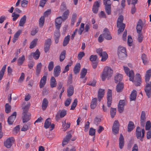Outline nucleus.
<instances>
[{"label":"nucleus","instance_id":"1","mask_svg":"<svg viewBox=\"0 0 151 151\" xmlns=\"http://www.w3.org/2000/svg\"><path fill=\"white\" fill-rule=\"evenodd\" d=\"M143 25L142 21L141 19H139L137 23L136 29L137 32L138 34L137 40L139 42H142L143 40V36L141 32Z\"/></svg>","mask_w":151,"mask_h":151},{"label":"nucleus","instance_id":"2","mask_svg":"<svg viewBox=\"0 0 151 151\" xmlns=\"http://www.w3.org/2000/svg\"><path fill=\"white\" fill-rule=\"evenodd\" d=\"M113 72L111 68L108 67H105L101 76L102 81H104L107 78H110L112 75Z\"/></svg>","mask_w":151,"mask_h":151},{"label":"nucleus","instance_id":"3","mask_svg":"<svg viewBox=\"0 0 151 151\" xmlns=\"http://www.w3.org/2000/svg\"><path fill=\"white\" fill-rule=\"evenodd\" d=\"M118 55L120 59L123 60L127 56L125 48L122 47H119L118 50Z\"/></svg>","mask_w":151,"mask_h":151},{"label":"nucleus","instance_id":"4","mask_svg":"<svg viewBox=\"0 0 151 151\" xmlns=\"http://www.w3.org/2000/svg\"><path fill=\"white\" fill-rule=\"evenodd\" d=\"M96 52L99 55L102 57L101 61L102 62L105 61L108 58V55L105 51H103L101 48L97 49L96 50Z\"/></svg>","mask_w":151,"mask_h":151},{"label":"nucleus","instance_id":"5","mask_svg":"<svg viewBox=\"0 0 151 151\" xmlns=\"http://www.w3.org/2000/svg\"><path fill=\"white\" fill-rule=\"evenodd\" d=\"M123 67L125 73L129 78V81H133L134 77V73L133 70H131L130 71L129 68L127 67L124 66Z\"/></svg>","mask_w":151,"mask_h":151},{"label":"nucleus","instance_id":"6","mask_svg":"<svg viewBox=\"0 0 151 151\" xmlns=\"http://www.w3.org/2000/svg\"><path fill=\"white\" fill-rule=\"evenodd\" d=\"M146 84L145 87V91L148 98L151 97V81L150 82H146Z\"/></svg>","mask_w":151,"mask_h":151},{"label":"nucleus","instance_id":"7","mask_svg":"<svg viewBox=\"0 0 151 151\" xmlns=\"http://www.w3.org/2000/svg\"><path fill=\"white\" fill-rule=\"evenodd\" d=\"M15 141L13 137H9L4 142V146L8 148H10L12 146Z\"/></svg>","mask_w":151,"mask_h":151},{"label":"nucleus","instance_id":"8","mask_svg":"<svg viewBox=\"0 0 151 151\" xmlns=\"http://www.w3.org/2000/svg\"><path fill=\"white\" fill-rule=\"evenodd\" d=\"M120 124L117 120H115L113 123L112 128V130L114 134H118L119 130Z\"/></svg>","mask_w":151,"mask_h":151},{"label":"nucleus","instance_id":"9","mask_svg":"<svg viewBox=\"0 0 151 151\" xmlns=\"http://www.w3.org/2000/svg\"><path fill=\"white\" fill-rule=\"evenodd\" d=\"M132 82L134 83L136 86H140L142 83V79L140 74L139 73L136 74L134 79V78L133 81Z\"/></svg>","mask_w":151,"mask_h":151},{"label":"nucleus","instance_id":"10","mask_svg":"<svg viewBox=\"0 0 151 151\" xmlns=\"http://www.w3.org/2000/svg\"><path fill=\"white\" fill-rule=\"evenodd\" d=\"M112 91L111 90L108 89L107 93V106L109 107L111 106V104L112 100Z\"/></svg>","mask_w":151,"mask_h":151},{"label":"nucleus","instance_id":"11","mask_svg":"<svg viewBox=\"0 0 151 151\" xmlns=\"http://www.w3.org/2000/svg\"><path fill=\"white\" fill-rule=\"evenodd\" d=\"M66 114L67 111L64 110L58 111L55 116L56 120L57 121H59L60 119V118H62L64 117Z\"/></svg>","mask_w":151,"mask_h":151},{"label":"nucleus","instance_id":"12","mask_svg":"<svg viewBox=\"0 0 151 151\" xmlns=\"http://www.w3.org/2000/svg\"><path fill=\"white\" fill-rule=\"evenodd\" d=\"M103 37L106 40H111L112 39V37L108 29L105 28L103 32Z\"/></svg>","mask_w":151,"mask_h":151},{"label":"nucleus","instance_id":"13","mask_svg":"<svg viewBox=\"0 0 151 151\" xmlns=\"http://www.w3.org/2000/svg\"><path fill=\"white\" fill-rule=\"evenodd\" d=\"M16 115L17 112H14L10 116L8 117L7 120V122L9 125H11L13 124L16 119Z\"/></svg>","mask_w":151,"mask_h":151},{"label":"nucleus","instance_id":"14","mask_svg":"<svg viewBox=\"0 0 151 151\" xmlns=\"http://www.w3.org/2000/svg\"><path fill=\"white\" fill-rule=\"evenodd\" d=\"M40 53L38 49H37L35 52H32L29 56V58L31 60L33 57L35 60H37L40 57Z\"/></svg>","mask_w":151,"mask_h":151},{"label":"nucleus","instance_id":"15","mask_svg":"<svg viewBox=\"0 0 151 151\" xmlns=\"http://www.w3.org/2000/svg\"><path fill=\"white\" fill-rule=\"evenodd\" d=\"M63 19L62 17L60 16L56 18L55 20V25L56 29H60Z\"/></svg>","mask_w":151,"mask_h":151},{"label":"nucleus","instance_id":"16","mask_svg":"<svg viewBox=\"0 0 151 151\" xmlns=\"http://www.w3.org/2000/svg\"><path fill=\"white\" fill-rule=\"evenodd\" d=\"M125 105L124 100H120L118 105V110L119 113H122L124 110V106Z\"/></svg>","mask_w":151,"mask_h":151},{"label":"nucleus","instance_id":"17","mask_svg":"<svg viewBox=\"0 0 151 151\" xmlns=\"http://www.w3.org/2000/svg\"><path fill=\"white\" fill-rule=\"evenodd\" d=\"M61 72L60 66L58 65L55 67L54 69V75L55 77H58L60 74Z\"/></svg>","mask_w":151,"mask_h":151},{"label":"nucleus","instance_id":"18","mask_svg":"<svg viewBox=\"0 0 151 151\" xmlns=\"http://www.w3.org/2000/svg\"><path fill=\"white\" fill-rule=\"evenodd\" d=\"M136 136L137 139H140V140L142 141L143 140L141 139V129L139 127H137L136 132Z\"/></svg>","mask_w":151,"mask_h":151},{"label":"nucleus","instance_id":"19","mask_svg":"<svg viewBox=\"0 0 151 151\" xmlns=\"http://www.w3.org/2000/svg\"><path fill=\"white\" fill-rule=\"evenodd\" d=\"M72 137V135L70 134L67 135L63 139L62 145L63 146L67 144L70 141V139Z\"/></svg>","mask_w":151,"mask_h":151},{"label":"nucleus","instance_id":"20","mask_svg":"<svg viewBox=\"0 0 151 151\" xmlns=\"http://www.w3.org/2000/svg\"><path fill=\"white\" fill-rule=\"evenodd\" d=\"M104 90L100 88L98 93V101H100L104 97Z\"/></svg>","mask_w":151,"mask_h":151},{"label":"nucleus","instance_id":"21","mask_svg":"<svg viewBox=\"0 0 151 151\" xmlns=\"http://www.w3.org/2000/svg\"><path fill=\"white\" fill-rule=\"evenodd\" d=\"M99 6V2L96 1L94 3L93 6L92 11L95 14L97 13Z\"/></svg>","mask_w":151,"mask_h":151},{"label":"nucleus","instance_id":"22","mask_svg":"<svg viewBox=\"0 0 151 151\" xmlns=\"http://www.w3.org/2000/svg\"><path fill=\"white\" fill-rule=\"evenodd\" d=\"M47 76H44L41 79L39 84V87L40 88H42L46 83Z\"/></svg>","mask_w":151,"mask_h":151},{"label":"nucleus","instance_id":"23","mask_svg":"<svg viewBox=\"0 0 151 151\" xmlns=\"http://www.w3.org/2000/svg\"><path fill=\"white\" fill-rule=\"evenodd\" d=\"M124 145V137L122 134H121L119 138V147L120 149L123 148Z\"/></svg>","mask_w":151,"mask_h":151},{"label":"nucleus","instance_id":"24","mask_svg":"<svg viewBox=\"0 0 151 151\" xmlns=\"http://www.w3.org/2000/svg\"><path fill=\"white\" fill-rule=\"evenodd\" d=\"M48 105V102L46 98L43 99L42 103V110L44 111L46 110Z\"/></svg>","mask_w":151,"mask_h":151},{"label":"nucleus","instance_id":"25","mask_svg":"<svg viewBox=\"0 0 151 151\" xmlns=\"http://www.w3.org/2000/svg\"><path fill=\"white\" fill-rule=\"evenodd\" d=\"M124 85L122 83H119L117 85L116 87V91L118 93L121 92L124 88Z\"/></svg>","mask_w":151,"mask_h":151},{"label":"nucleus","instance_id":"26","mask_svg":"<svg viewBox=\"0 0 151 151\" xmlns=\"http://www.w3.org/2000/svg\"><path fill=\"white\" fill-rule=\"evenodd\" d=\"M74 92V87L72 86H70L67 90V96L68 97L72 96Z\"/></svg>","mask_w":151,"mask_h":151},{"label":"nucleus","instance_id":"27","mask_svg":"<svg viewBox=\"0 0 151 151\" xmlns=\"http://www.w3.org/2000/svg\"><path fill=\"white\" fill-rule=\"evenodd\" d=\"M26 16L25 15H24L20 20L19 24V26L20 27L24 26V24L26 22Z\"/></svg>","mask_w":151,"mask_h":151},{"label":"nucleus","instance_id":"28","mask_svg":"<svg viewBox=\"0 0 151 151\" xmlns=\"http://www.w3.org/2000/svg\"><path fill=\"white\" fill-rule=\"evenodd\" d=\"M57 83L55 78L53 76L51 77L50 80V86L51 88H53L56 87Z\"/></svg>","mask_w":151,"mask_h":151},{"label":"nucleus","instance_id":"29","mask_svg":"<svg viewBox=\"0 0 151 151\" xmlns=\"http://www.w3.org/2000/svg\"><path fill=\"white\" fill-rule=\"evenodd\" d=\"M134 123L131 121H129L128 125V132H131L134 129Z\"/></svg>","mask_w":151,"mask_h":151},{"label":"nucleus","instance_id":"30","mask_svg":"<svg viewBox=\"0 0 151 151\" xmlns=\"http://www.w3.org/2000/svg\"><path fill=\"white\" fill-rule=\"evenodd\" d=\"M97 101V99L96 98H94L92 100L90 104V107L91 109H94L96 107Z\"/></svg>","mask_w":151,"mask_h":151},{"label":"nucleus","instance_id":"31","mask_svg":"<svg viewBox=\"0 0 151 151\" xmlns=\"http://www.w3.org/2000/svg\"><path fill=\"white\" fill-rule=\"evenodd\" d=\"M23 115L22 117L23 123L27 122L30 119L31 114L30 113H28L26 114H24Z\"/></svg>","mask_w":151,"mask_h":151},{"label":"nucleus","instance_id":"32","mask_svg":"<svg viewBox=\"0 0 151 151\" xmlns=\"http://www.w3.org/2000/svg\"><path fill=\"white\" fill-rule=\"evenodd\" d=\"M151 76V70H148L146 73L145 76V82H148L150 79Z\"/></svg>","mask_w":151,"mask_h":151},{"label":"nucleus","instance_id":"33","mask_svg":"<svg viewBox=\"0 0 151 151\" xmlns=\"http://www.w3.org/2000/svg\"><path fill=\"white\" fill-rule=\"evenodd\" d=\"M42 65L40 63H39L37 66L36 74L37 76H38L41 72Z\"/></svg>","mask_w":151,"mask_h":151},{"label":"nucleus","instance_id":"34","mask_svg":"<svg viewBox=\"0 0 151 151\" xmlns=\"http://www.w3.org/2000/svg\"><path fill=\"white\" fill-rule=\"evenodd\" d=\"M80 63H77L76 64L74 68L73 71L74 73L76 74L78 73L80 70Z\"/></svg>","mask_w":151,"mask_h":151},{"label":"nucleus","instance_id":"35","mask_svg":"<svg viewBox=\"0 0 151 151\" xmlns=\"http://www.w3.org/2000/svg\"><path fill=\"white\" fill-rule=\"evenodd\" d=\"M122 78L123 76L122 75L119 74H117L114 77L115 83H116L118 82L120 83V82L122 80Z\"/></svg>","mask_w":151,"mask_h":151},{"label":"nucleus","instance_id":"36","mask_svg":"<svg viewBox=\"0 0 151 151\" xmlns=\"http://www.w3.org/2000/svg\"><path fill=\"white\" fill-rule=\"evenodd\" d=\"M137 92L135 90H133L130 94V98L131 101H135V100Z\"/></svg>","mask_w":151,"mask_h":151},{"label":"nucleus","instance_id":"37","mask_svg":"<svg viewBox=\"0 0 151 151\" xmlns=\"http://www.w3.org/2000/svg\"><path fill=\"white\" fill-rule=\"evenodd\" d=\"M141 124H143L145 121V111H142L141 115Z\"/></svg>","mask_w":151,"mask_h":151},{"label":"nucleus","instance_id":"38","mask_svg":"<svg viewBox=\"0 0 151 151\" xmlns=\"http://www.w3.org/2000/svg\"><path fill=\"white\" fill-rule=\"evenodd\" d=\"M22 31L21 30H19L14 34L13 40V42L14 43L17 40L19 36L22 33Z\"/></svg>","mask_w":151,"mask_h":151},{"label":"nucleus","instance_id":"39","mask_svg":"<svg viewBox=\"0 0 151 151\" xmlns=\"http://www.w3.org/2000/svg\"><path fill=\"white\" fill-rule=\"evenodd\" d=\"M123 19V17L122 15H121L119 16L117 19V26H119L120 25H122V24H124L122 23Z\"/></svg>","mask_w":151,"mask_h":151},{"label":"nucleus","instance_id":"40","mask_svg":"<svg viewBox=\"0 0 151 151\" xmlns=\"http://www.w3.org/2000/svg\"><path fill=\"white\" fill-rule=\"evenodd\" d=\"M51 119L48 118L46 119L44 123V127L46 129H47L49 127L51 124Z\"/></svg>","mask_w":151,"mask_h":151},{"label":"nucleus","instance_id":"41","mask_svg":"<svg viewBox=\"0 0 151 151\" xmlns=\"http://www.w3.org/2000/svg\"><path fill=\"white\" fill-rule=\"evenodd\" d=\"M70 40V36L69 35H68L65 37L63 42V46H65L67 45L69 42Z\"/></svg>","mask_w":151,"mask_h":151},{"label":"nucleus","instance_id":"42","mask_svg":"<svg viewBox=\"0 0 151 151\" xmlns=\"http://www.w3.org/2000/svg\"><path fill=\"white\" fill-rule=\"evenodd\" d=\"M6 67V65H4L0 71V80L2 79L3 77Z\"/></svg>","mask_w":151,"mask_h":151},{"label":"nucleus","instance_id":"43","mask_svg":"<svg viewBox=\"0 0 151 151\" xmlns=\"http://www.w3.org/2000/svg\"><path fill=\"white\" fill-rule=\"evenodd\" d=\"M66 52L65 50H63L61 53L60 56V62L63 61L65 57Z\"/></svg>","mask_w":151,"mask_h":151},{"label":"nucleus","instance_id":"44","mask_svg":"<svg viewBox=\"0 0 151 151\" xmlns=\"http://www.w3.org/2000/svg\"><path fill=\"white\" fill-rule=\"evenodd\" d=\"M30 104L29 103L27 104L26 105H25L23 108L22 114H27V112L29 109L30 107Z\"/></svg>","mask_w":151,"mask_h":151},{"label":"nucleus","instance_id":"45","mask_svg":"<svg viewBox=\"0 0 151 151\" xmlns=\"http://www.w3.org/2000/svg\"><path fill=\"white\" fill-rule=\"evenodd\" d=\"M87 72L86 69L83 68L81 71L80 73V78H83L85 77Z\"/></svg>","mask_w":151,"mask_h":151},{"label":"nucleus","instance_id":"46","mask_svg":"<svg viewBox=\"0 0 151 151\" xmlns=\"http://www.w3.org/2000/svg\"><path fill=\"white\" fill-rule=\"evenodd\" d=\"M37 41V39H35L31 42L29 48L30 49L33 48L36 45Z\"/></svg>","mask_w":151,"mask_h":151},{"label":"nucleus","instance_id":"47","mask_svg":"<svg viewBox=\"0 0 151 151\" xmlns=\"http://www.w3.org/2000/svg\"><path fill=\"white\" fill-rule=\"evenodd\" d=\"M117 27L119 28L118 30V34H120L123 31L125 27V24H122V25L117 26Z\"/></svg>","mask_w":151,"mask_h":151},{"label":"nucleus","instance_id":"48","mask_svg":"<svg viewBox=\"0 0 151 151\" xmlns=\"http://www.w3.org/2000/svg\"><path fill=\"white\" fill-rule=\"evenodd\" d=\"M116 113V108H111L110 115L112 118H113L115 116Z\"/></svg>","mask_w":151,"mask_h":151},{"label":"nucleus","instance_id":"49","mask_svg":"<svg viewBox=\"0 0 151 151\" xmlns=\"http://www.w3.org/2000/svg\"><path fill=\"white\" fill-rule=\"evenodd\" d=\"M25 60V57L23 55L22 57H20L18 60V63L19 65H22L24 63Z\"/></svg>","mask_w":151,"mask_h":151},{"label":"nucleus","instance_id":"50","mask_svg":"<svg viewBox=\"0 0 151 151\" xmlns=\"http://www.w3.org/2000/svg\"><path fill=\"white\" fill-rule=\"evenodd\" d=\"M69 11L68 10H67L63 13L62 17L63 21L65 20L68 18L69 15Z\"/></svg>","mask_w":151,"mask_h":151},{"label":"nucleus","instance_id":"51","mask_svg":"<svg viewBox=\"0 0 151 151\" xmlns=\"http://www.w3.org/2000/svg\"><path fill=\"white\" fill-rule=\"evenodd\" d=\"M77 99H75L72 104L70 109L72 110H74L77 105Z\"/></svg>","mask_w":151,"mask_h":151},{"label":"nucleus","instance_id":"52","mask_svg":"<svg viewBox=\"0 0 151 151\" xmlns=\"http://www.w3.org/2000/svg\"><path fill=\"white\" fill-rule=\"evenodd\" d=\"M5 110L6 112L9 113L11 111V106L8 103H6L5 105Z\"/></svg>","mask_w":151,"mask_h":151},{"label":"nucleus","instance_id":"53","mask_svg":"<svg viewBox=\"0 0 151 151\" xmlns=\"http://www.w3.org/2000/svg\"><path fill=\"white\" fill-rule=\"evenodd\" d=\"M45 21L44 17H41L39 19V24L40 27L43 26Z\"/></svg>","mask_w":151,"mask_h":151},{"label":"nucleus","instance_id":"54","mask_svg":"<svg viewBox=\"0 0 151 151\" xmlns=\"http://www.w3.org/2000/svg\"><path fill=\"white\" fill-rule=\"evenodd\" d=\"M151 127V123L150 121L147 122L145 127V129L146 130H150Z\"/></svg>","mask_w":151,"mask_h":151},{"label":"nucleus","instance_id":"55","mask_svg":"<svg viewBox=\"0 0 151 151\" xmlns=\"http://www.w3.org/2000/svg\"><path fill=\"white\" fill-rule=\"evenodd\" d=\"M54 68V63L53 61L50 62L48 65V69L49 71H50L53 69Z\"/></svg>","mask_w":151,"mask_h":151},{"label":"nucleus","instance_id":"56","mask_svg":"<svg viewBox=\"0 0 151 151\" xmlns=\"http://www.w3.org/2000/svg\"><path fill=\"white\" fill-rule=\"evenodd\" d=\"M19 14H16L15 12H13L12 14V17H13L12 20L13 21H16L19 17Z\"/></svg>","mask_w":151,"mask_h":151},{"label":"nucleus","instance_id":"57","mask_svg":"<svg viewBox=\"0 0 151 151\" xmlns=\"http://www.w3.org/2000/svg\"><path fill=\"white\" fill-rule=\"evenodd\" d=\"M104 4L105 6H111V2L110 0H104Z\"/></svg>","mask_w":151,"mask_h":151},{"label":"nucleus","instance_id":"58","mask_svg":"<svg viewBox=\"0 0 151 151\" xmlns=\"http://www.w3.org/2000/svg\"><path fill=\"white\" fill-rule=\"evenodd\" d=\"M76 17L77 14L76 13L73 14L71 20L72 24H74L76 20Z\"/></svg>","mask_w":151,"mask_h":151},{"label":"nucleus","instance_id":"59","mask_svg":"<svg viewBox=\"0 0 151 151\" xmlns=\"http://www.w3.org/2000/svg\"><path fill=\"white\" fill-rule=\"evenodd\" d=\"M97 57L96 55H91L90 56L89 59L92 62H96Z\"/></svg>","mask_w":151,"mask_h":151},{"label":"nucleus","instance_id":"60","mask_svg":"<svg viewBox=\"0 0 151 151\" xmlns=\"http://www.w3.org/2000/svg\"><path fill=\"white\" fill-rule=\"evenodd\" d=\"M28 1L26 0H23L21 2V5L23 7H25L27 6Z\"/></svg>","mask_w":151,"mask_h":151},{"label":"nucleus","instance_id":"61","mask_svg":"<svg viewBox=\"0 0 151 151\" xmlns=\"http://www.w3.org/2000/svg\"><path fill=\"white\" fill-rule=\"evenodd\" d=\"M132 39L131 36L129 35L128 36V44L129 46H131L132 45Z\"/></svg>","mask_w":151,"mask_h":151},{"label":"nucleus","instance_id":"62","mask_svg":"<svg viewBox=\"0 0 151 151\" xmlns=\"http://www.w3.org/2000/svg\"><path fill=\"white\" fill-rule=\"evenodd\" d=\"M89 135L91 136L95 135V129L92 128H90L89 132Z\"/></svg>","mask_w":151,"mask_h":151},{"label":"nucleus","instance_id":"63","mask_svg":"<svg viewBox=\"0 0 151 151\" xmlns=\"http://www.w3.org/2000/svg\"><path fill=\"white\" fill-rule=\"evenodd\" d=\"M106 12L108 15L111 14V6H105Z\"/></svg>","mask_w":151,"mask_h":151},{"label":"nucleus","instance_id":"64","mask_svg":"<svg viewBox=\"0 0 151 151\" xmlns=\"http://www.w3.org/2000/svg\"><path fill=\"white\" fill-rule=\"evenodd\" d=\"M71 101L70 98H68L65 102V105L66 106H68L70 104Z\"/></svg>","mask_w":151,"mask_h":151}]
</instances>
